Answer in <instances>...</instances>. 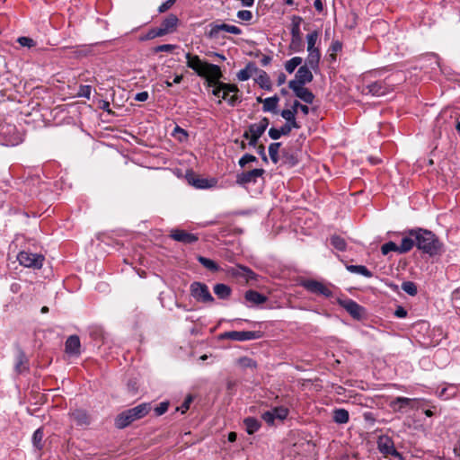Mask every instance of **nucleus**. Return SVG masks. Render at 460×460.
I'll use <instances>...</instances> for the list:
<instances>
[{"label":"nucleus","instance_id":"nucleus-53","mask_svg":"<svg viewBox=\"0 0 460 460\" xmlns=\"http://www.w3.org/2000/svg\"><path fill=\"white\" fill-rule=\"evenodd\" d=\"M192 402V397L190 395L187 396L184 400V402L181 403L180 407H178L176 410L181 411V413H185L189 409L190 402Z\"/></svg>","mask_w":460,"mask_h":460},{"label":"nucleus","instance_id":"nucleus-50","mask_svg":"<svg viewBox=\"0 0 460 460\" xmlns=\"http://www.w3.org/2000/svg\"><path fill=\"white\" fill-rule=\"evenodd\" d=\"M168 408H169V402H160L154 409L155 416H161V415L164 414L168 411Z\"/></svg>","mask_w":460,"mask_h":460},{"label":"nucleus","instance_id":"nucleus-38","mask_svg":"<svg viewBox=\"0 0 460 460\" xmlns=\"http://www.w3.org/2000/svg\"><path fill=\"white\" fill-rule=\"evenodd\" d=\"M331 244L338 251L344 252L347 248V243L344 238L338 234H333L330 238Z\"/></svg>","mask_w":460,"mask_h":460},{"label":"nucleus","instance_id":"nucleus-63","mask_svg":"<svg viewBox=\"0 0 460 460\" xmlns=\"http://www.w3.org/2000/svg\"><path fill=\"white\" fill-rule=\"evenodd\" d=\"M149 97V94L147 92L144 91V92H140V93H137L136 95H135V100L137 101V102H146Z\"/></svg>","mask_w":460,"mask_h":460},{"label":"nucleus","instance_id":"nucleus-59","mask_svg":"<svg viewBox=\"0 0 460 460\" xmlns=\"http://www.w3.org/2000/svg\"><path fill=\"white\" fill-rule=\"evenodd\" d=\"M342 49V43L340 40H333L330 46L329 50H331L332 53H337L341 51Z\"/></svg>","mask_w":460,"mask_h":460},{"label":"nucleus","instance_id":"nucleus-7","mask_svg":"<svg viewBox=\"0 0 460 460\" xmlns=\"http://www.w3.org/2000/svg\"><path fill=\"white\" fill-rule=\"evenodd\" d=\"M19 263L27 268L40 269L45 260L44 256L39 253H32L22 251L17 255Z\"/></svg>","mask_w":460,"mask_h":460},{"label":"nucleus","instance_id":"nucleus-36","mask_svg":"<svg viewBox=\"0 0 460 460\" xmlns=\"http://www.w3.org/2000/svg\"><path fill=\"white\" fill-rule=\"evenodd\" d=\"M197 260L203 267H205L211 272H217L220 269L218 264L216 261H214L213 260H210L208 258L199 255V256H197Z\"/></svg>","mask_w":460,"mask_h":460},{"label":"nucleus","instance_id":"nucleus-43","mask_svg":"<svg viewBox=\"0 0 460 460\" xmlns=\"http://www.w3.org/2000/svg\"><path fill=\"white\" fill-rule=\"evenodd\" d=\"M237 364L242 368H256L257 363L255 360L249 357H241L237 359Z\"/></svg>","mask_w":460,"mask_h":460},{"label":"nucleus","instance_id":"nucleus-13","mask_svg":"<svg viewBox=\"0 0 460 460\" xmlns=\"http://www.w3.org/2000/svg\"><path fill=\"white\" fill-rule=\"evenodd\" d=\"M169 236L179 243H181L183 244H191L199 240V236L195 234L189 233L182 229H172L170 231Z\"/></svg>","mask_w":460,"mask_h":460},{"label":"nucleus","instance_id":"nucleus-60","mask_svg":"<svg viewBox=\"0 0 460 460\" xmlns=\"http://www.w3.org/2000/svg\"><path fill=\"white\" fill-rule=\"evenodd\" d=\"M269 137L273 139V140H277V139H279L281 137V134H280V129L279 128H270L269 129Z\"/></svg>","mask_w":460,"mask_h":460},{"label":"nucleus","instance_id":"nucleus-29","mask_svg":"<svg viewBox=\"0 0 460 460\" xmlns=\"http://www.w3.org/2000/svg\"><path fill=\"white\" fill-rule=\"evenodd\" d=\"M257 72L258 67L256 66L255 63L249 62L243 69H241L237 73V78L240 81H247L252 77V74Z\"/></svg>","mask_w":460,"mask_h":460},{"label":"nucleus","instance_id":"nucleus-4","mask_svg":"<svg viewBox=\"0 0 460 460\" xmlns=\"http://www.w3.org/2000/svg\"><path fill=\"white\" fill-rule=\"evenodd\" d=\"M22 138L14 125H0V145L5 146H15L22 143Z\"/></svg>","mask_w":460,"mask_h":460},{"label":"nucleus","instance_id":"nucleus-11","mask_svg":"<svg viewBox=\"0 0 460 460\" xmlns=\"http://www.w3.org/2000/svg\"><path fill=\"white\" fill-rule=\"evenodd\" d=\"M209 28H210V30L207 33V35L209 39H217L218 34L221 31L228 32V33H232L234 35H239L242 33V30L239 27H237L235 25L227 24V23L211 22L209 24Z\"/></svg>","mask_w":460,"mask_h":460},{"label":"nucleus","instance_id":"nucleus-14","mask_svg":"<svg viewBox=\"0 0 460 460\" xmlns=\"http://www.w3.org/2000/svg\"><path fill=\"white\" fill-rule=\"evenodd\" d=\"M340 305L356 320H360L365 314V309L352 299L341 300Z\"/></svg>","mask_w":460,"mask_h":460},{"label":"nucleus","instance_id":"nucleus-16","mask_svg":"<svg viewBox=\"0 0 460 460\" xmlns=\"http://www.w3.org/2000/svg\"><path fill=\"white\" fill-rule=\"evenodd\" d=\"M390 91L389 85L385 81H376L366 85L362 93L364 94H371L373 96H383Z\"/></svg>","mask_w":460,"mask_h":460},{"label":"nucleus","instance_id":"nucleus-44","mask_svg":"<svg viewBox=\"0 0 460 460\" xmlns=\"http://www.w3.org/2000/svg\"><path fill=\"white\" fill-rule=\"evenodd\" d=\"M288 49L293 52H301L304 50L303 38H291Z\"/></svg>","mask_w":460,"mask_h":460},{"label":"nucleus","instance_id":"nucleus-61","mask_svg":"<svg viewBox=\"0 0 460 460\" xmlns=\"http://www.w3.org/2000/svg\"><path fill=\"white\" fill-rule=\"evenodd\" d=\"M257 153L264 163H268V157L265 153V146L262 144L257 146Z\"/></svg>","mask_w":460,"mask_h":460},{"label":"nucleus","instance_id":"nucleus-10","mask_svg":"<svg viewBox=\"0 0 460 460\" xmlns=\"http://www.w3.org/2000/svg\"><path fill=\"white\" fill-rule=\"evenodd\" d=\"M265 170L261 168L252 169L248 172H243L236 175V183L240 186L245 187L249 183H256L258 178L262 177Z\"/></svg>","mask_w":460,"mask_h":460},{"label":"nucleus","instance_id":"nucleus-64","mask_svg":"<svg viewBox=\"0 0 460 460\" xmlns=\"http://www.w3.org/2000/svg\"><path fill=\"white\" fill-rule=\"evenodd\" d=\"M280 134L281 136H288L289 135V133L291 132V128L289 127V125H287V123H285L284 125H282L280 128Z\"/></svg>","mask_w":460,"mask_h":460},{"label":"nucleus","instance_id":"nucleus-39","mask_svg":"<svg viewBox=\"0 0 460 460\" xmlns=\"http://www.w3.org/2000/svg\"><path fill=\"white\" fill-rule=\"evenodd\" d=\"M229 92L222 91L221 98L226 101L227 104L231 107H234L242 102V98L239 94H232L229 96Z\"/></svg>","mask_w":460,"mask_h":460},{"label":"nucleus","instance_id":"nucleus-5","mask_svg":"<svg viewBox=\"0 0 460 460\" xmlns=\"http://www.w3.org/2000/svg\"><path fill=\"white\" fill-rule=\"evenodd\" d=\"M190 291L191 296L198 302L212 304L215 299L209 292L208 287L201 282L195 281L190 284Z\"/></svg>","mask_w":460,"mask_h":460},{"label":"nucleus","instance_id":"nucleus-35","mask_svg":"<svg viewBox=\"0 0 460 460\" xmlns=\"http://www.w3.org/2000/svg\"><path fill=\"white\" fill-rule=\"evenodd\" d=\"M333 421L338 424H345L349 420V411L345 409H336L333 411Z\"/></svg>","mask_w":460,"mask_h":460},{"label":"nucleus","instance_id":"nucleus-34","mask_svg":"<svg viewBox=\"0 0 460 460\" xmlns=\"http://www.w3.org/2000/svg\"><path fill=\"white\" fill-rule=\"evenodd\" d=\"M346 269L355 274L362 275L366 278H372L373 272L370 271L366 266L364 265H346Z\"/></svg>","mask_w":460,"mask_h":460},{"label":"nucleus","instance_id":"nucleus-41","mask_svg":"<svg viewBox=\"0 0 460 460\" xmlns=\"http://www.w3.org/2000/svg\"><path fill=\"white\" fill-rule=\"evenodd\" d=\"M302 58L294 57L285 63V69L288 74H292L296 70V68L302 64Z\"/></svg>","mask_w":460,"mask_h":460},{"label":"nucleus","instance_id":"nucleus-58","mask_svg":"<svg viewBox=\"0 0 460 460\" xmlns=\"http://www.w3.org/2000/svg\"><path fill=\"white\" fill-rule=\"evenodd\" d=\"M243 137L245 138V139H249V146H252V147H255L258 144V140L260 137H255V136H250L249 132H244Z\"/></svg>","mask_w":460,"mask_h":460},{"label":"nucleus","instance_id":"nucleus-49","mask_svg":"<svg viewBox=\"0 0 460 460\" xmlns=\"http://www.w3.org/2000/svg\"><path fill=\"white\" fill-rule=\"evenodd\" d=\"M92 93V86L91 85H80L77 95L79 97H84L86 99H90Z\"/></svg>","mask_w":460,"mask_h":460},{"label":"nucleus","instance_id":"nucleus-21","mask_svg":"<svg viewBox=\"0 0 460 460\" xmlns=\"http://www.w3.org/2000/svg\"><path fill=\"white\" fill-rule=\"evenodd\" d=\"M14 369L18 374H22L30 369L29 359L25 352L22 349H19L17 352Z\"/></svg>","mask_w":460,"mask_h":460},{"label":"nucleus","instance_id":"nucleus-26","mask_svg":"<svg viewBox=\"0 0 460 460\" xmlns=\"http://www.w3.org/2000/svg\"><path fill=\"white\" fill-rule=\"evenodd\" d=\"M308 55L305 59V66H309L312 70L317 71L321 60V52L319 49L307 50Z\"/></svg>","mask_w":460,"mask_h":460},{"label":"nucleus","instance_id":"nucleus-22","mask_svg":"<svg viewBox=\"0 0 460 460\" xmlns=\"http://www.w3.org/2000/svg\"><path fill=\"white\" fill-rule=\"evenodd\" d=\"M402 234L403 237L402 242L400 245H398L399 253L401 254L410 252L414 246H416L415 237L410 234V229L405 231Z\"/></svg>","mask_w":460,"mask_h":460},{"label":"nucleus","instance_id":"nucleus-24","mask_svg":"<svg viewBox=\"0 0 460 460\" xmlns=\"http://www.w3.org/2000/svg\"><path fill=\"white\" fill-rule=\"evenodd\" d=\"M269 124L270 119L263 117L258 123L251 124L247 132H249L250 136L261 137L267 129Z\"/></svg>","mask_w":460,"mask_h":460},{"label":"nucleus","instance_id":"nucleus-42","mask_svg":"<svg viewBox=\"0 0 460 460\" xmlns=\"http://www.w3.org/2000/svg\"><path fill=\"white\" fill-rule=\"evenodd\" d=\"M43 436L44 433L41 428L37 429L32 435V444L38 450H41L43 447Z\"/></svg>","mask_w":460,"mask_h":460},{"label":"nucleus","instance_id":"nucleus-46","mask_svg":"<svg viewBox=\"0 0 460 460\" xmlns=\"http://www.w3.org/2000/svg\"><path fill=\"white\" fill-rule=\"evenodd\" d=\"M402 289L410 296H415L418 293L417 286L412 281L402 282Z\"/></svg>","mask_w":460,"mask_h":460},{"label":"nucleus","instance_id":"nucleus-1","mask_svg":"<svg viewBox=\"0 0 460 460\" xmlns=\"http://www.w3.org/2000/svg\"><path fill=\"white\" fill-rule=\"evenodd\" d=\"M185 58L187 66L199 76L205 78L208 87H214L212 94L216 97H221L224 89H221L220 84H225V83L220 81L223 77L220 66L206 62L200 59L198 55H192L190 52L186 53Z\"/></svg>","mask_w":460,"mask_h":460},{"label":"nucleus","instance_id":"nucleus-9","mask_svg":"<svg viewBox=\"0 0 460 460\" xmlns=\"http://www.w3.org/2000/svg\"><path fill=\"white\" fill-rule=\"evenodd\" d=\"M377 448L384 456H393L402 459V454L399 453L394 447V440L386 435H382L378 438Z\"/></svg>","mask_w":460,"mask_h":460},{"label":"nucleus","instance_id":"nucleus-55","mask_svg":"<svg viewBox=\"0 0 460 460\" xmlns=\"http://www.w3.org/2000/svg\"><path fill=\"white\" fill-rule=\"evenodd\" d=\"M175 2L176 0H166L158 7V12L160 13L166 12L175 4Z\"/></svg>","mask_w":460,"mask_h":460},{"label":"nucleus","instance_id":"nucleus-20","mask_svg":"<svg viewBox=\"0 0 460 460\" xmlns=\"http://www.w3.org/2000/svg\"><path fill=\"white\" fill-rule=\"evenodd\" d=\"M80 338L77 335H70L65 343V351L70 356H79L81 351Z\"/></svg>","mask_w":460,"mask_h":460},{"label":"nucleus","instance_id":"nucleus-6","mask_svg":"<svg viewBox=\"0 0 460 460\" xmlns=\"http://www.w3.org/2000/svg\"><path fill=\"white\" fill-rule=\"evenodd\" d=\"M263 333L261 331H231L220 334L221 339L245 341L252 340H258L262 337Z\"/></svg>","mask_w":460,"mask_h":460},{"label":"nucleus","instance_id":"nucleus-54","mask_svg":"<svg viewBox=\"0 0 460 460\" xmlns=\"http://www.w3.org/2000/svg\"><path fill=\"white\" fill-rule=\"evenodd\" d=\"M176 48L175 45L172 44H163L158 45L155 49V52H171Z\"/></svg>","mask_w":460,"mask_h":460},{"label":"nucleus","instance_id":"nucleus-40","mask_svg":"<svg viewBox=\"0 0 460 460\" xmlns=\"http://www.w3.org/2000/svg\"><path fill=\"white\" fill-rule=\"evenodd\" d=\"M281 143L279 142H274L269 146V155L270 157L271 162L275 164H278L279 161V149Z\"/></svg>","mask_w":460,"mask_h":460},{"label":"nucleus","instance_id":"nucleus-18","mask_svg":"<svg viewBox=\"0 0 460 460\" xmlns=\"http://www.w3.org/2000/svg\"><path fill=\"white\" fill-rule=\"evenodd\" d=\"M417 402V399L399 396L391 402L390 406L394 411L402 412L406 408H414V403Z\"/></svg>","mask_w":460,"mask_h":460},{"label":"nucleus","instance_id":"nucleus-23","mask_svg":"<svg viewBox=\"0 0 460 460\" xmlns=\"http://www.w3.org/2000/svg\"><path fill=\"white\" fill-rule=\"evenodd\" d=\"M186 178L188 182L197 189L204 190L213 186V184L210 183L209 180L200 178L194 172L187 173Z\"/></svg>","mask_w":460,"mask_h":460},{"label":"nucleus","instance_id":"nucleus-12","mask_svg":"<svg viewBox=\"0 0 460 460\" xmlns=\"http://www.w3.org/2000/svg\"><path fill=\"white\" fill-rule=\"evenodd\" d=\"M288 409L284 406L274 407L261 414V419L269 425H274L275 420H284L288 415Z\"/></svg>","mask_w":460,"mask_h":460},{"label":"nucleus","instance_id":"nucleus-15","mask_svg":"<svg viewBox=\"0 0 460 460\" xmlns=\"http://www.w3.org/2000/svg\"><path fill=\"white\" fill-rule=\"evenodd\" d=\"M288 87L294 92L295 95L305 102L312 104L314 100V94L304 85H296L295 82H288Z\"/></svg>","mask_w":460,"mask_h":460},{"label":"nucleus","instance_id":"nucleus-62","mask_svg":"<svg viewBox=\"0 0 460 460\" xmlns=\"http://www.w3.org/2000/svg\"><path fill=\"white\" fill-rule=\"evenodd\" d=\"M394 315L398 318H404L407 315V311L404 307L398 305L394 311Z\"/></svg>","mask_w":460,"mask_h":460},{"label":"nucleus","instance_id":"nucleus-17","mask_svg":"<svg viewBox=\"0 0 460 460\" xmlns=\"http://www.w3.org/2000/svg\"><path fill=\"white\" fill-rule=\"evenodd\" d=\"M314 79L311 68L307 66H301L296 73L295 79L290 82H295L296 85H305L311 83Z\"/></svg>","mask_w":460,"mask_h":460},{"label":"nucleus","instance_id":"nucleus-2","mask_svg":"<svg viewBox=\"0 0 460 460\" xmlns=\"http://www.w3.org/2000/svg\"><path fill=\"white\" fill-rule=\"evenodd\" d=\"M410 234L415 237L416 247L430 257L437 256L443 252V243L430 230L421 227L410 229Z\"/></svg>","mask_w":460,"mask_h":460},{"label":"nucleus","instance_id":"nucleus-27","mask_svg":"<svg viewBox=\"0 0 460 460\" xmlns=\"http://www.w3.org/2000/svg\"><path fill=\"white\" fill-rule=\"evenodd\" d=\"M244 298L247 302L251 303L252 305H259L267 301V296L258 291L249 289L244 294Z\"/></svg>","mask_w":460,"mask_h":460},{"label":"nucleus","instance_id":"nucleus-31","mask_svg":"<svg viewBox=\"0 0 460 460\" xmlns=\"http://www.w3.org/2000/svg\"><path fill=\"white\" fill-rule=\"evenodd\" d=\"M214 293L219 299H227L231 296L232 289L229 286L218 283L214 286Z\"/></svg>","mask_w":460,"mask_h":460},{"label":"nucleus","instance_id":"nucleus-33","mask_svg":"<svg viewBox=\"0 0 460 460\" xmlns=\"http://www.w3.org/2000/svg\"><path fill=\"white\" fill-rule=\"evenodd\" d=\"M255 81L260 85V87L264 90L270 91L272 88L270 78L269 75L263 70L260 71V75Z\"/></svg>","mask_w":460,"mask_h":460},{"label":"nucleus","instance_id":"nucleus-56","mask_svg":"<svg viewBox=\"0 0 460 460\" xmlns=\"http://www.w3.org/2000/svg\"><path fill=\"white\" fill-rule=\"evenodd\" d=\"M237 17L243 21H250L252 18V13L248 10H241L237 13Z\"/></svg>","mask_w":460,"mask_h":460},{"label":"nucleus","instance_id":"nucleus-37","mask_svg":"<svg viewBox=\"0 0 460 460\" xmlns=\"http://www.w3.org/2000/svg\"><path fill=\"white\" fill-rule=\"evenodd\" d=\"M303 19L300 16H293L290 34L291 38H302V33L300 31V25Z\"/></svg>","mask_w":460,"mask_h":460},{"label":"nucleus","instance_id":"nucleus-28","mask_svg":"<svg viewBox=\"0 0 460 460\" xmlns=\"http://www.w3.org/2000/svg\"><path fill=\"white\" fill-rule=\"evenodd\" d=\"M178 23V17L175 14L171 13L162 21L161 25L167 34H170L176 31Z\"/></svg>","mask_w":460,"mask_h":460},{"label":"nucleus","instance_id":"nucleus-32","mask_svg":"<svg viewBox=\"0 0 460 460\" xmlns=\"http://www.w3.org/2000/svg\"><path fill=\"white\" fill-rule=\"evenodd\" d=\"M279 98L277 95L268 97L263 100L262 111L264 112H275L278 107Z\"/></svg>","mask_w":460,"mask_h":460},{"label":"nucleus","instance_id":"nucleus-8","mask_svg":"<svg viewBox=\"0 0 460 460\" xmlns=\"http://www.w3.org/2000/svg\"><path fill=\"white\" fill-rule=\"evenodd\" d=\"M301 286L312 294L321 295L324 297L332 296V291L321 281L315 279H305L301 282Z\"/></svg>","mask_w":460,"mask_h":460},{"label":"nucleus","instance_id":"nucleus-47","mask_svg":"<svg viewBox=\"0 0 460 460\" xmlns=\"http://www.w3.org/2000/svg\"><path fill=\"white\" fill-rule=\"evenodd\" d=\"M381 252L383 255H387L390 252H399V248L395 243L390 241L381 246Z\"/></svg>","mask_w":460,"mask_h":460},{"label":"nucleus","instance_id":"nucleus-3","mask_svg":"<svg viewBox=\"0 0 460 460\" xmlns=\"http://www.w3.org/2000/svg\"><path fill=\"white\" fill-rule=\"evenodd\" d=\"M151 410L152 405L150 402H143L133 408L123 411L115 418V427L119 429H125L134 421L146 416Z\"/></svg>","mask_w":460,"mask_h":460},{"label":"nucleus","instance_id":"nucleus-52","mask_svg":"<svg viewBox=\"0 0 460 460\" xmlns=\"http://www.w3.org/2000/svg\"><path fill=\"white\" fill-rule=\"evenodd\" d=\"M18 43L22 46V47H28V48H31V47H34L35 46V41L31 39V38H29V37H19L18 40H17Z\"/></svg>","mask_w":460,"mask_h":460},{"label":"nucleus","instance_id":"nucleus-19","mask_svg":"<svg viewBox=\"0 0 460 460\" xmlns=\"http://www.w3.org/2000/svg\"><path fill=\"white\" fill-rule=\"evenodd\" d=\"M228 273H230L234 277H241L245 279V281L255 280L256 274L248 267L243 265H236L235 267L228 270Z\"/></svg>","mask_w":460,"mask_h":460},{"label":"nucleus","instance_id":"nucleus-30","mask_svg":"<svg viewBox=\"0 0 460 460\" xmlns=\"http://www.w3.org/2000/svg\"><path fill=\"white\" fill-rule=\"evenodd\" d=\"M243 425L245 427V430L249 435H252L257 432L261 424L259 420L253 417H248L243 420Z\"/></svg>","mask_w":460,"mask_h":460},{"label":"nucleus","instance_id":"nucleus-25","mask_svg":"<svg viewBox=\"0 0 460 460\" xmlns=\"http://www.w3.org/2000/svg\"><path fill=\"white\" fill-rule=\"evenodd\" d=\"M70 419L77 426H85L90 423V419L87 412L84 410L75 409L69 413Z\"/></svg>","mask_w":460,"mask_h":460},{"label":"nucleus","instance_id":"nucleus-51","mask_svg":"<svg viewBox=\"0 0 460 460\" xmlns=\"http://www.w3.org/2000/svg\"><path fill=\"white\" fill-rule=\"evenodd\" d=\"M220 86L221 89H224V91L226 92H229V93L239 94L240 90L238 86L234 84L225 83V84H220Z\"/></svg>","mask_w":460,"mask_h":460},{"label":"nucleus","instance_id":"nucleus-45","mask_svg":"<svg viewBox=\"0 0 460 460\" xmlns=\"http://www.w3.org/2000/svg\"><path fill=\"white\" fill-rule=\"evenodd\" d=\"M319 33L317 31H313L306 35L307 50L319 49L315 48L316 41L318 40Z\"/></svg>","mask_w":460,"mask_h":460},{"label":"nucleus","instance_id":"nucleus-48","mask_svg":"<svg viewBox=\"0 0 460 460\" xmlns=\"http://www.w3.org/2000/svg\"><path fill=\"white\" fill-rule=\"evenodd\" d=\"M256 161L257 158L253 155L245 154L239 159L238 164L241 168H243L247 164Z\"/></svg>","mask_w":460,"mask_h":460},{"label":"nucleus","instance_id":"nucleus-57","mask_svg":"<svg viewBox=\"0 0 460 460\" xmlns=\"http://www.w3.org/2000/svg\"><path fill=\"white\" fill-rule=\"evenodd\" d=\"M296 114V111H291L289 109L283 110L280 113L281 117L286 119V121L290 120L295 118Z\"/></svg>","mask_w":460,"mask_h":460}]
</instances>
